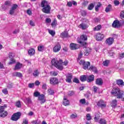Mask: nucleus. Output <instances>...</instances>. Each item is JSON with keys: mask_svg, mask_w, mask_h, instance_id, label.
<instances>
[{"mask_svg": "<svg viewBox=\"0 0 124 124\" xmlns=\"http://www.w3.org/2000/svg\"><path fill=\"white\" fill-rule=\"evenodd\" d=\"M51 62L52 65L59 70H62V69H63L62 65H66L68 64L67 61H65L64 62H62V60H59V61H58L57 59L55 58L52 59Z\"/></svg>", "mask_w": 124, "mask_h": 124, "instance_id": "1", "label": "nucleus"}, {"mask_svg": "<svg viewBox=\"0 0 124 124\" xmlns=\"http://www.w3.org/2000/svg\"><path fill=\"white\" fill-rule=\"evenodd\" d=\"M111 94L115 96H117V98H121L122 101H124V92L121 91L120 89L114 88L112 89Z\"/></svg>", "mask_w": 124, "mask_h": 124, "instance_id": "2", "label": "nucleus"}, {"mask_svg": "<svg viewBox=\"0 0 124 124\" xmlns=\"http://www.w3.org/2000/svg\"><path fill=\"white\" fill-rule=\"evenodd\" d=\"M41 7H43L42 9V11L44 13H46V14H49L51 10V6L49 4V3L45 0L42 1L41 3Z\"/></svg>", "mask_w": 124, "mask_h": 124, "instance_id": "3", "label": "nucleus"}, {"mask_svg": "<svg viewBox=\"0 0 124 124\" xmlns=\"http://www.w3.org/2000/svg\"><path fill=\"white\" fill-rule=\"evenodd\" d=\"M79 64L83 65V69H89V67L91 65V63L89 62H85L84 60H81L79 62Z\"/></svg>", "mask_w": 124, "mask_h": 124, "instance_id": "4", "label": "nucleus"}, {"mask_svg": "<svg viewBox=\"0 0 124 124\" xmlns=\"http://www.w3.org/2000/svg\"><path fill=\"white\" fill-rule=\"evenodd\" d=\"M21 114L20 112L14 113L11 117V120L14 122H17L21 117Z\"/></svg>", "mask_w": 124, "mask_h": 124, "instance_id": "5", "label": "nucleus"}, {"mask_svg": "<svg viewBox=\"0 0 124 124\" xmlns=\"http://www.w3.org/2000/svg\"><path fill=\"white\" fill-rule=\"evenodd\" d=\"M5 107L1 106L0 107V117L1 118H5L8 115V112L4 110Z\"/></svg>", "mask_w": 124, "mask_h": 124, "instance_id": "6", "label": "nucleus"}, {"mask_svg": "<svg viewBox=\"0 0 124 124\" xmlns=\"http://www.w3.org/2000/svg\"><path fill=\"white\" fill-rule=\"evenodd\" d=\"M61 49H62L61 44H57L53 47V52H54V53H58L61 51Z\"/></svg>", "mask_w": 124, "mask_h": 124, "instance_id": "7", "label": "nucleus"}, {"mask_svg": "<svg viewBox=\"0 0 124 124\" xmlns=\"http://www.w3.org/2000/svg\"><path fill=\"white\" fill-rule=\"evenodd\" d=\"M104 37H105V36L101 33H97L96 35V40L97 41H101Z\"/></svg>", "mask_w": 124, "mask_h": 124, "instance_id": "8", "label": "nucleus"}, {"mask_svg": "<svg viewBox=\"0 0 124 124\" xmlns=\"http://www.w3.org/2000/svg\"><path fill=\"white\" fill-rule=\"evenodd\" d=\"M38 100L40 101L41 104H43V103H45L46 101V99L45 98V95H44V94H41L38 96Z\"/></svg>", "mask_w": 124, "mask_h": 124, "instance_id": "9", "label": "nucleus"}, {"mask_svg": "<svg viewBox=\"0 0 124 124\" xmlns=\"http://www.w3.org/2000/svg\"><path fill=\"white\" fill-rule=\"evenodd\" d=\"M105 43L106 44H107V45H109V46L112 45V44L114 43V38L109 37L107 38L106 40Z\"/></svg>", "mask_w": 124, "mask_h": 124, "instance_id": "10", "label": "nucleus"}, {"mask_svg": "<svg viewBox=\"0 0 124 124\" xmlns=\"http://www.w3.org/2000/svg\"><path fill=\"white\" fill-rule=\"evenodd\" d=\"M98 117L95 116L94 117V121L96 122V123H99L100 124H106V120H105L104 119H101L99 121H98Z\"/></svg>", "mask_w": 124, "mask_h": 124, "instance_id": "11", "label": "nucleus"}, {"mask_svg": "<svg viewBox=\"0 0 124 124\" xmlns=\"http://www.w3.org/2000/svg\"><path fill=\"white\" fill-rule=\"evenodd\" d=\"M50 83L51 85H56L59 83V80L56 78H52L50 79Z\"/></svg>", "mask_w": 124, "mask_h": 124, "instance_id": "12", "label": "nucleus"}, {"mask_svg": "<svg viewBox=\"0 0 124 124\" xmlns=\"http://www.w3.org/2000/svg\"><path fill=\"white\" fill-rule=\"evenodd\" d=\"M113 28H120L121 27V23L119 20H114L112 25Z\"/></svg>", "mask_w": 124, "mask_h": 124, "instance_id": "13", "label": "nucleus"}, {"mask_svg": "<svg viewBox=\"0 0 124 124\" xmlns=\"http://www.w3.org/2000/svg\"><path fill=\"white\" fill-rule=\"evenodd\" d=\"M98 106H100L102 108L106 107V104H105V102H104L103 100H101L99 101L97 103Z\"/></svg>", "mask_w": 124, "mask_h": 124, "instance_id": "14", "label": "nucleus"}, {"mask_svg": "<svg viewBox=\"0 0 124 124\" xmlns=\"http://www.w3.org/2000/svg\"><path fill=\"white\" fill-rule=\"evenodd\" d=\"M72 79V75L70 74H68L66 76L65 81L66 82H67V83H71Z\"/></svg>", "mask_w": 124, "mask_h": 124, "instance_id": "15", "label": "nucleus"}, {"mask_svg": "<svg viewBox=\"0 0 124 124\" xmlns=\"http://www.w3.org/2000/svg\"><path fill=\"white\" fill-rule=\"evenodd\" d=\"M70 48L71 50H77L79 48V46L74 43H72L70 45Z\"/></svg>", "mask_w": 124, "mask_h": 124, "instance_id": "16", "label": "nucleus"}, {"mask_svg": "<svg viewBox=\"0 0 124 124\" xmlns=\"http://www.w3.org/2000/svg\"><path fill=\"white\" fill-rule=\"evenodd\" d=\"M63 105L64 106H67L68 105H69V100H68L67 99V97L65 96L63 97Z\"/></svg>", "mask_w": 124, "mask_h": 124, "instance_id": "17", "label": "nucleus"}, {"mask_svg": "<svg viewBox=\"0 0 124 124\" xmlns=\"http://www.w3.org/2000/svg\"><path fill=\"white\" fill-rule=\"evenodd\" d=\"M87 82H93L94 80V76L91 75L89 76H87Z\"/></svg>", "mask_w": 124, "mask_h": 124, "instance_id": "18", "label": "nucleus"}, {"mask_svg": "<svg viewBox=\"0 0 124 124\" xmlns=\"http://www.w3.org/2000/svg\"><path fill=\"white\" fill-rule=\"evenodd\" d=\"M92 51V49L90 47H87L85 48V51L84 53V56H89V54L90 53H91V51Z\"/></svg>", "mask_w": 124, "mask_h": 124, "instance_id": "19", "label": "nucleus"}, {"mask_svg": "<svg viewBox=\"0 0 124 124\" xmlns=\"http://www.w3.org/2000/svg\"><path fill=\"white\" fill-rule=\"evenodd\" d=\"M24 101L26 104H31V99L30 97L24 99Z\"/></svg>", "mask_w": 124, "mask_h": 124, "instance_id": "20", "label": "nucleus"}, {"mask_svg": "<svg viewBox=\"0 0 124 124\" xmlns=\"http://www.w3.org/2000/svg\"><path fill=\"white\" fill-rule=\"evenodd\" d=\"M35 53V50L33 48H31L28 51V54L30 56H33Z\"/></svg>", "mask_w": 124, "mask_h": 124, "instance_id": "21", "label": "nucleus"}, {"mask_svg": "<svg viewBox=\"0 0 124 124\" xmlns=\"http://www.w3.org/2000/svg\"><path fill=\"white\" fill-rule=\"evenodd\" d=\"M96 85H99V86H101L102 84H103V81L101 78H97L96 80Z\"/></svg>", "mask_w": 124, "mask_h": 124, "instance_id": "22", "label": "nucleus"}, {"mask_svg": "<svg viewBox=\"0 0 124 124\" xmlns=\"http://www.w3.org/2000/svg\"><path fill=\"white\" fill-rule=\"evenodd\" d=\"M13 76H15L16 77H19V78H21L23 77V75L19 72H16L13 73Z\"/></svg>", "mask_w": 124, "mask_h": 124, "instance_id": "23", "label": "nucleus"}, {"mask_svg": "<svg viewBox=\"0 0 124 124\" xmlns=\"http://www.w3.org/2000/svg\"><path fill=\"white\" fill-rule=\"evenodd\" d=\"M22 66V64L20 63H16L15 68V70H17L18 69H20V68H21Z\"/></svg>", "mask_w": 124, "mask_h": 124, "instance_id": "24", "label": "nucleus"}, {"mask_svg": "<svg viewBox=\"0 0 124 124\" xmlns=\"http://www.w3.org/2000/svg\"><path fill=\"white\" fill-rule=\"evenodd\" d=\"M79 28H80L81 29H82V30H86V29H87V28H88V27L87 26V25L85 23H81L80 25H79Z\"/></svg>", "mask_w": 124, "mask_h": 124, "instance_id": "25", "label": "nucleus"}, {"mask_svg": "<svg viewBox=\"0 0 124 124\" xmlns=\"http://www.w3.org/2000/svg\"><path fill=\"white\" fill-rule=\"evenodd\" d=\"M116 83L117 85H119L120 86H124V81L122 79H118L116 81Z\"/></svg>", "mask_w": 124, "mask_h": 124, "instance_id": "26", "label": "nucleus"}, {"mask_svg": "<svg viewBox=\"0 0 124 124\" xmlns=\"http://www.w3.org/2000/svg\"><path fill=\"white\" fill-rule=\"evenodd\" d=\"M78 117V115L76 113H72L71 115H70V118L72 120H74V119H76Z\"/></svg>", "mask_w": 124, "mask_h": 124, "instance_id": "27", "label": "nucleus"}, {"mask_svg": "<svg viewBox=\"0 0 124 124\" xmlns=\"http://www.w3.org/2000/svg\"><path fill=\"white\" fill-rule=\"evenodd\" d=\"M87 76L85 75L81 76L80 77V80L81 82H85L87 80Z\"/></svg>", "mask_w": 124, "mask_h": 124, "instance_id": "28", "label": "nucleus"}, {"mask_svg": "<svg viewBox=\"0 0 124 124\" xmlns=\"http://www.w3.org/2000/svg\"><path fill=\"white\" fill-rule=\"evenodd\" d=\"M57 24H58V21H57V19L55 18L53 20V21L51 23V27L52 28H54V27H56L57 26Z\"/></svg>", "mask_w": 124, "mask_h": 124, "instance_id": "29", "label": "nucleus"}, {"mask_svg": "<svg viewBox=\"0 0 124 124\" xmlns=\"http://www.w3.org/2000/svg\"><path fill=\"white\" fill-rule=\"evenodd\" d=\"M111 105L112 107H116L117 106V100H113L111 102Z\"/></svg>", "mask_w": 124, "mask_h": 124, "instance_id": "30", "label": "nucleus"}, {"mask_svg": "<svg viewBox=\"0 0 124 124\" xmlns=\"http://www.w3.org/2000/svg\"><path fill=\"white\" fill-rule=\"evenodd\" d=\"M89 70H92V71H93L95 73L97 72V69H96V67L93 66H91L89 68Z\"/></svg>", "mask_w": 124, "mask_h": 124, "instance_id": "31", "label": "nucleus"}, {"mask_svg": "<svg viewBox=\"0 0 124 124\" xmlns=\"http://www.w3.org/2000/svg\"><path fill=\"white\" fill-rule=\"evenodd\" d=\"M68 34L66 31H64L61 34V37L63 38L64 37H67Z\"/></svg>", "mask_w": 124, "mask_h": 124, "instance_id": "32", "label": "nucleus"}, {"mask_svg": "<svg viewBox=\"0 0 124 124\" xmlns=\"http://www.w3.org/2000/svg\"><path fill=\"white\" fill-rule=\"evenodd\" d=\"M112 9V5L111 4H109L108 6L106 8L105 11L106 12H109L110 10Z\"/></svg>", "mask_w": 124, "mask_h": 124, "instance_id": "33", "label": "nucleus"}, {"mask_svg": "<svg viewBox=\"0 0 124 124\" xmlns=\"http://www.w3.org/2000/svg\"><path fill=\"white\" fill-rule=\"evenodd\" d=\"M33 75L34 77H37L38 75H39V71H38V70H36L34 71Z\"/></svg>", "mask_w": 124, "mask_h": 124, "instance_id": "34", "label": "nucleus"}, {"mask_svg": "<svg viewBox=\"0 0 124 124\" xmlns=\"http://www.w3.org/2000/svg\"><path fill=\"white\" fill-rule=\"evenodd\" d=\"M39 95H41L40 93H39V92L38 91H35L33 93V96H34L35 97H38Z\"/></svg>", "mask_w": 124, "mask_h": 124, "instance_id": "35", "label": "nucleus"}, {"mask_svg": "<svg viewBox=\"0 0 124 124\" xmlns=\"http://www.w3.org/2000/svg\"><path fill=\"white\" fill-rule=\"evenodd\" d=\"M109 63H110V60H106L103 62V64L104 66H108Z\"/></svg>", "mask_w": 124, "mask_h": 124, "instance_id": "36", "label": "nucleus"}, {"mask_svg": "<svg viewBox=\"0 0 124 124\" xmlns=\"http://www.w3.org/2000/svg\"><path fill=\"white\" fill-rule=\"evenodd\" d=\"M87 39H88V37L86 35H82L80 36V40L82 41H85V40H87Z\"/></svg>", "mask_w": 124, "mask_h": 124, "instance_id": "37", "label": "nucleus"}, {"mask_svg": "<svg viewBox=\"0 0 124 124\" xmlns=\"http://www.w3.org/2000/svg\"><path fill=\"white\" fill-rule=\"evenodd\" d=\"M38 50L40 52H41V51H43L44 50V46H42L41 45H39L38 46Z\"/></svg>", "mask_w": 124, "mask_h": 124, "instance_id": "38", "label": "nucleus"}, {"mask_svg": "<svg viewBox=\"0 0 124 124\" xmlns=\"http://www.w3.org/2000/svg\"><path fill=\"white\" fill-rule=\"evenodd\" d=\"M48 32L52 36H55V34H56V32L53 30H48Z\"/></svg>", "mask_w": 124, "mask_h": 124, "instance_id": "39", "label": "nucleus"}, {"mask_svg": "<svg viewBox=\"0 0 124 124\" xmlns=\"http://www.w3.org/2000/svg\"><path fill=\"white\" fill-rule=\"evenodd\" d=\"M101 29V25H98L93 29V31H100Z\"/></svg>", "mask_w": 124, "mask_h": 124, "instance_id": "40", "label": "nucleus"}, {"mask_svg": "<svg viewBox=\"0 0 124 124\" xmlns=\"http://www.w3.org/2000/svg\"><path fill=\"white\" fill-rule=\"evenodd\" d=\"M101 6V4L99 3L95 7V11H98V9H99V7Z\"/></svg>", "mask_w": 124, "mask_h": 124, "instance_id": "41", "label": "nucleus"}, {"mask_svg": "<svg viewBox=\"0 0 124 124\" xmlns=\"http://www.w3.org/2000/svg\"><path fill=\"white\" fill-rule=\"evenodd\" d=\"M74 83H76L77 84H78L80 82V80H79V79H78L77 78H75L73 79Z\"/></svg>", "mask_w": 124, "mask_h": 124, "instance_id": "42", "label": "nucleus"}, {"mask_svg": "<svg viewBox=\"0 0 124 124\" xmlns=\"http://www.w3.org/2000/svg\"><path fill=\"white\" fill-rule=\"evenodd\" d=\"M86 119L87 121H91L92 120V116L90 114H87L86 115Z\"/></svg>", "mask_w": 124, "mask_h": 124, "instance_id": "43", "label": "nucleus"}, {"mask_svg": "<svg viewBox=\"0 0 124 124\" xmlns=\"http://www.w3.org/2000/svg\"><path fill=\"white\" fill-rule=\"evenodd\" d=\"M93 3H91L90 4L89 6H88V9L89 10H92L93 9Z\"/></svg>", "mask_w": 124, "mask_h": 124, "instance_id": "44", "label": "nucleus"}, {"mask_svg": "<svg viewBox=\"0 0 124 124\" xmlns=\"http://www.w3.org/2000/svg\"><path fill=\"white\" fill-rule=\"evenodd\" d=\"M82 57H83V52L80 51L79 54L78 55V60L81 59L82 58Z\"/></svg>", "mask_w": 124, "mask_h": 124, "instance_id": "45", "label": "nucleus"}, {"mask_svg": "<svg viewBox=\"0 0 124 124\" xmlns=\"http://www.w3.org/2000/svg\"><path fill=\"white\" fill-rule=\"evenodd\" d=\"M13 83L10 82L7 85V88H8L9 89H12V88H13Z\"/></svg>", "mask_w": 124, "mask_h": 124, "instance_id": "46", "label": "nucleus"}, {"mask_svg": "<svg viewBox=\"0 0 124 124\" xmlns=\"http://www.w3.org/2000/svg\"><path fill=\"white\" fill-rule=\"evenodd\" d=\"M50 74L52 75V76H57V75H58V72L56 71L50 72Z\"/></svg>", "mask_w": 124, "mask_h": 124, "instance_id": "47", "label": "nucleus"}, {"mask_svg": "<svg viewBox=\"0 0 124 124\" xmlns=\"http://www.w3.org/2000/svg\"><path fill=\"white\" fill-rule=\"evenodd\" d=\"M82 22L83 23H86V24H88V23H89L90 21L89 20V19L84 18L82 19Z\"/></svg>", "mask_w": 124, "mask_h": 124, "instance_id": "48", "label": "nucleus"}, {"mask_svg": "<svg viewBox=\"0 0 124 124\" xmlns=\"http://www.w3.org/2000/svg\"><path fill=\"white\" fill-rule=\"evenodd\" d=\"M79 103L81 104H85L86 103V99H82L79 100Z\"/></svg>", "mask_w": 124, "mask_h": 124, "instance_id": "49", "label": "nucleus"}, {"mask_svg": "<svg viewBox=\"0 0 124 124\" xmlns=\"http://www.w3.org/2000/svg\"><path fill=\"white\" fill-rule=\"evenodd\" d=\"M51 21L52 20L49 18H47L46 19V23L47 24H50Z\"/></svg>", "mask_w": 124, "mask_h": 124, "instance_id": "50", "label": "nucleus"}, {"mask_svg": "<svg viewBox=\"0 0 124 124\" xmlns=\"http://www.w3.org/2000/svg\"><path fill=\"white\" fill-rule=\"evenodd\" d=\"M113 3L114 4V5H119V4H120V1L117 0H114L113 1Z\"/></svg>", "mask_w": 124, "mask_h": 124, "instance_id": "51", "label": "nucleus"}, {"mask_svg": "<svg viewBox=\"0 0 124 124\" xmlns=\"http://www.w3.org/2000/svg\"><path fill=\"white\" fill-rule=\"evenodd\" d=\"M18 7V5L17 4H14L12 7V9H13L14 10H16L17 8Z\"/></svg>", "mask_w": 124, "mask_h": 124, "instance_id": "52", "label": "nucleus"}, {"mask_svg": "<svg viewBox=\"0 0 124 124\" xmlns=\"http://www.w3.org/2000/svg\"><path fill=\"white\" fill-rule=\"evenodd\" d=\"M29 88H30V89H31L34 87V83H29L28 84Z\"/></svg>", "mask_w": 124, "mask_h": 124, "instance_id": "53", "label": "nucleus"}, {"mask_svg": "<svg viewBox=\"0 0 124 124\" xmlns=\"http://www.w3.org/2000/svg\"><path fill=\"white\" fill-rule=\"evenodd\" d=\"M14 12H15V10H13L11 8V9L10 10V12H9L10 15H13V14H14Z\"/></svg>", "mask_w": 124, "mask_h": 124, "instance_id": "54", "label": "nucleus"}, {"mask_svg": "<svg viewBox=\"0 0 124 124\" xmlns=\"http://www.w3.org/2000/svg\"><path fill=\"white\" fill-rule=\"evenodd\" d=\"M93 89L95 93H97V91H98V90H99V88H97V87L93 86Z\"/></svg>", "mask_w": 124, "mask_h": 124, "instance_id": "55", "label": "nucleus"}, {"mask_svg": "<svg viewBox=\"0 0 124 124\" xmlns=\"http://www.w3.org/2000/svg\"><path fill=\"white\" fill-rule=\"evenodd\" d=\"M74 94V91H69L68 93V95H69L70 96H71Z\"/></svg>", "mask_w": 124, "mask_h": 124, "instance_id": "56", "label": "nucleus"}, {"mask_svg": "<svg viewBox=\"0 0 124 124\" xmlns=\"http://www.w3.org/2000/svg\"><path fill=\"white\" fill-rule=\"evenodd\" d=\"M13 63H15V60L14 59H11L8 63V64H13Z\"/></svg>", "mask_w": 124, "mask_h": 124, "instance_id": "57", "label": "nucleus"}, {"mask_svg": "<svg viewBox=\"0 0 124 124\" xmlns=\"http://www.w3.org/2000/svg\"><path fill=\"white\" fill-rule=\"evenodd\" d=\"M3 93H4V94H7L8 93V91H7V89H4L2 91Z\"/></svg>", "mask_w": 124, "mask_h": 124, "instance_id": "58", "label": "nucleus"}, {"mask_svg": "<svg viewBox=\"0 0 124 124\" xmlns=\"http://www.w3.org/2000/svg\"><path fill=\"white\" fill-rule=\"evenodd\" d=\"M14 57V54L12 52H10L9 53V58L12 59Z\"/></svg>", "mask_w": 124, "mask_h": 124, "instance_id": "59", "label": "nucleus"}, {"mask_svg": "<svg viewBox=\"0 0 124 124\" xmlns=\"http://www.w3.org/2000/svg\"><path fill=\"white\" fill-rule=\"evenodd\" d=\"M20 31V30H19V29H16V30H15L14 31H13V34H16V33H18V32Z\"/></svg>", "mask_w": 124, "mask_h": 124, "instance_id": "60", "label": "nucleus"}, {"mask_svg": "<svg viewBox=\"0 0 124 124\" xmlns=\"http://www.w3.org/2000/svg\"><path fill=\"white\" fill-rule=\"evenodd\" d=\"M48 92L49 94H54V91H53L51 89H48Z\"/></svg>", "mask_w": 124, "mask_h": 124, "instance_id": "61", "label": "nucleus"}, {"mask_svg": "<svg viewBox=\"0 0 124 124\" xmlns=\"http://www.w3.org/2000/svg\"><path fill=\"white\" fill-rule=\"evenodd\" d=\"M109 56L110 57H114V56H115V53L114 52H113L112 51H110L109 52Z\"/></svg>", "mask_w": 124, "mask_h": 124, "instance_id": "62", "label": "nucleus"}, {"mask_svg": "<svg viewBox=\"0 0 124 124\" xmlns=\"http://www.w3.org/2000/svg\"><path fill=\"white\" fill-rule=\"evenodd\" d=\"M23 124H28L29 122L28 121V119H24L23 121Z\"/></svg>", "mask_w": 124, "mask_h": 124, "instance_id": "63", "label": "nucleus"}, {"mask_svg": "<svg viewBox=\"0 0 124 124\" xmlns=\"http://www.w3.org/2000/svg\"><path fill=\"white\" fill-rule=\"evenodd\" d=\"M120 17H121V18H124V11H122L121 12Z\"/></svg>", "mask_w": 124, "mask_h": 124, "instance_id": "64", "label": "nucleus"}]
</instances>
